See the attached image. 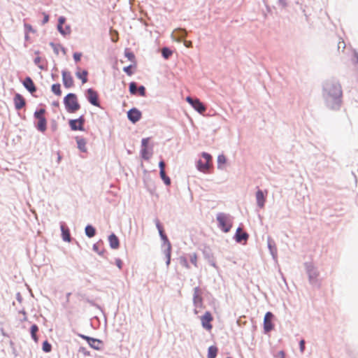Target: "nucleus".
Listing matches in <instances>:
<instances>
[{
  "instance_id": "obj_1",
  "label": "nucleus",
  "mask_w": 358,
  "mask_h": 358,
  "mask_svg": "<svg viewBox=\"0 0 358 358\" xmlns=\"http://www.w3.org/2000/svg\"><path fill=\"white\" fill-rule=\"evenodd\" d=\"M324 90L327 94V99H332L338 104L340 103L342 90L338 83L334 81H328L325 83Z\"/></svg>"
},
{
  "instance_id": "obj_2",
  "label": "nucleus",
  "mask_w": 358,
  "mask_h": 358,
  "mask_svg": "<svg viewBox=\"0 0 358 358\" xmlns=\"http://www.w3.org/2000/svg\"><path fill=\"white\" fill-rule=\"evenodd\" d=\"M64 104L66 111L70 113H74L80 108L78 97L73 93H69L64 98Z\"/></svg>"
},
{
  "instance_id": "obj_3",
  "label": "nucleus",
  "mask_w": 358,
  "mask_h": 358,
  "mask_svg": "<svg viewBox=\"0 0 358 358\" xmlns=\"http://www.w3.org/2000/svg\"><path fill=\"white\" fill-rule=\"evenodd\" d=\"M202 158L197 162V169L201 172L207 173L212 166V157L206 152H203Z\"/></svg>"
},
{
  "instance_id": "obj_4",
  "label": "nucleus",
  "mask_w": 358,
  "mask_h": 358,
  "mask_svg": "<svg viewBox=\"0 0 358 358\" xmlns=\"http://www.w3.org/2000/svg\"><path fill=\"white\" fill-rule=\"evenodd\" d=\"M45 110L41 108L34 113V117L37 119L36 128L41 132L45 131L47 129V120L45 117Z\"/></svg>"
},
{
  "instance_id": "obj_5",
  "label": "nucleus",
  "mask_w": 358,
  "mask_h": 358,
  "mask_svg": "<svg viewBox=\"0 0 358 358\" xmlns=\"http://www.w3.org/2000/svg\"><path fill=\"white\" fill-rule=\"evenodd\" d=\"M156 226L159 230V233L160 234L161 238L163 240H164L166 242H167V248L165 251V254H166V257L167 258L166 265L169 266L171 262V245L170 242L169 241L166 236L164 234L163 227H162L160 222L158 220H157V222H156Z\"/></svg>"
},
{
  "instance_id": "obj_6",
  "label": "nucleus",
  "mask_w": 358,
  "mask_h": 358,
  "mask_svg": "<svg viewBox=\"0 0 358 358\" xmlns=\"http://www.w3.org/2000/svg\"><path fill=\"white\" fill-rule=\"evenodd\" d=\"M217 220L219 223V227L224 232L227 233L231 229L232 223L227 215L224 213H219L217 215Z\"/></svg>"
},
{
  "instance_id": "obj_7",
  "label": "nucleus",
  "mask_w": 358,
  "mask_h": 358,
  "mask_svg": "<svg viewBox=\"0 0 358 358\" xmlns=\"http://www.w3.org/2000/svg\"><path fill=\"white\" fill-rule=\"evenodd\" d=\"M85 122L84 115H80L78 119L69 120V126L73 131H83V125Z\"/></svg>"
},
{
  "instance_id": "obj_8",
  "label": "nucleus",
  "mask_w": 358,
  "mask_h": 358,
  "mask_svg": "<svg viewBox=\"0 0 358 358\" xmlns=\"http://www.w3.org/2000/svg\"><path fill=\"white\" fill-rule=\"evenodd\" d=\"M186 101L199 113H203L206 110L205 106L198 99L187 96Z\"/></svg>"
},
{
  "instance_id": "obj_9",
  "label": "nucleus",
  "mask_w": 358,
  "mask_h": 358,
  "mask_svg": "<svg viewBox=\"0 0 358 358\" xmlns=\"http://www.w3.org/2000/svg\"><path fill=\"white\" fill-rule=\"evenodd\" d=\"M87 98L89 102L93 106L99 107L98 93L93 89H88L87 91Z\"/></svg>"
},
{
  "instance_id": "obj_10",
  "label": "nucleus",
  "mask_w": 358,
  "mask_h": 358,
  "mask_svg": "<svg viewBox=\"0 0 358 358\" xmlns=\"http://www.w3.org/2000/svg\"><path fill=\"white\" fill-rule=\"evenodd\" d=\"M213 317L211 313L208 311L206 312L205 314L201 317V324L204 329L210 331L213 328L211 324V322L213 321Z\"/></svg>"
},
{
  "instance_id": "obj_11",
  "label": "nucleus",
  "mask_w": 358,
  "mask_h": 358,
  "mask_svg": "<svg viewBox=\"0 0 358 358\" xmlns=\"http://www.w3.org/2000/svg\"><path fill=\"white\" fill-rule=\"evenodd\" d=\"M273 315L271 312H267L264 319V329L266 332H269L273 329V324L272 320Z\"/></svg>"
},
{
  "instance_id": "obj_12",
  "label": "nucleus",
  "mask_w": 358,
  "mask_h": 358,
  "mask_svg": "<svg viewBox=\"0 0 358 358\" xmlns=\"http://www.w3.org/2000/svg\"><path fill=\"white\" fill-rule=\"evenodd\" d=\"M194 304L196 308H202L203 306V299L202 292L199 287H195L194 289Z\"/></svg>"
},
{
  "instance_id": "obj_13",
  "label": "nucleus",
  "mask_w": 358,
  "mask_h": 358,
  "mask_svg": "<svg viewBox=\"0 0 358 358\" xmlns=\"http://www.w3.org/2000/svg\"><path fill=\"white\" fill-rule=\"evenodd\" d=\"M127 117L131 122L136 123L141 118L142 113L139 110L134 108L127 112Z\"/></svg>"
},
{
  "instance_id": "obj_14",
  "label": "nucleus",
  "mask_w": 358,
  "mask_h": 358,
  "mask_svg": "<svg viewBox=\"0 0 358 358\" xmlns=\"http://www.w3.org/2000/svg\"><path fill=\"white\" fill-rule=\"evenodd\" d=\"M62 81L66 88H71L74 85V80L71 76L70 72L63 71H62Z\"/></svg>"
},
{
  "instance_id": "obj_15",
  "label": "nucleus",
  "mask_w": 358,
  "mask_h": 358,
  "mask_svg": "<svg viewBox=\"0 0 358 358\" xmlns=\"http://www.w3.org/2000/svg\"><path fill=\"white\" fill-rule=\"evenodd\" d=\"M15 109L20 110L25 106L26 101L20 94H16L13 98Z\"/></svg>"
},
{
  "instance_id": "obj_16",
  "label": "nucleus",
  "mask_w": 358,
  "mask_h": 358,
  "mask_svg": "<svg viewBox=\"0 0 358 358\" xmlns=\"http://www.w3.org/2000/svg\"><path fill=\"white\" fill-rule=\"evenodd\" d=\"M267 190L265 191V194L261 189H258L256 192V199L257 205L259 208H262L264 206L266 201V195L267 194Z\"/></svg>"
},
{
  "instance_id": "obj_17",
  "label": "nucleus",
  "mask_w": 358,
  "mask_h": 358,
  "mask_svg": "<svg viewBox=\"0 0 358 358\" xmlns=\"http://www.w3.org/2000/svg\"><path fill=\"white\" fill-rule=\"evenodd\" d=\"M23 85L31 93H34L36 91V86L30 77H27L24 79L23 81Z\"/></svg>"
},
{
  "instance_id": "obj_18",
  "label": "nucleus",
  "mask_w": 358,
  "mask_h": 358,
  "mask_svg": "<svg viewBox=\"0 0 358 358\" xmlns=\"http://www.w3.org/2000/svg\"><path fill=\"white\" fill-rule=\"evenodd\" d=\"M76 141L78 149L81 152H86L87 150V146H86V144H87L86 140L83 138L77 136L76 138Z\"/></svg>"
},
{
  "instance_id": "obj_19",
  "label": "nucleus",
  "mask_w": 358,
  "mask_h": 358,
  "mask_svg": "<svg viewBox=\"0 0 358 358\" xmlns=\"http://www.w3.org/2000/svg\"><path fill=\"white\" fill-rule=\"evenodd\" d=\"M248 238V234L246 232H243L241 228H238L236 233V240L237 242H241L242 241H247Z\"/></svg>"
},
{
  "instance_id": "obj_20",
  "label": "nucleus",
  "mask_w": 358,
  "mask_h": 358,
  "mask_svg": "<svg viewBox=\"0 0 358 358\" xmlns=\"http://www.w3.org/2000/svg\"><path fill=\"white\" fill-rule=\"evenodd\" d=\"M108 241H109L110 246L113 249H117L119 248V246H120L119 239L114 234H112L111 235L109 236Z\"/></svg>"
},
{
  "instance_id": "obj_21",
  "label": "nucleus",
  "mask_w": 358,
  "mask_h": 358,
  "mask_svg": "<svg viewBox=\"0 0 358 358\" xmlns=\"http://www.w3.org/2000/svg\"><path fill=\"white\" fill-rule=\"evenodd\" d=\"M61 230H62V239L64 241L70 242L71 241V235H70L69 229L67 227H66L64 225L62 224L61 226Z\"/></svg>"
},
{
  "instance_id": "obj_22",
  "label": "nucleus",
  "mask_w": 358,
  "mask_h": 358,
  "mask_svg": "<svg viewBox=\"0 0 358 358\" xmlns=\"http://www.w3.org/2000/svg\"><path fill=\"white\" fill-rule=\"evenodd\" d=\"M83 338L86 339L91 347L94 349H99L100 342L98 340L90 338L87 336H83Z\"/></svg>"
},
{
  "instance_id": "obj_23",
  "label": "nucleus",
  "mask_w": 358,
  "mask_h": 358,
  "mask_svg": "<svg viewBox=\"0 0 358 358\" xmlns=\"http://www.w3.org/2000/svg\"><path fill=\"white\" fill-rule=\"evenodd\" d=\"M77 78L82 80L83 84H85L87 82V75L88 72L86 70H83L82 71H78L76 73Z\"/></svg>"
},
{
  "instance_id": "obj_24",
  "label": "nucleus",
  "mask_w": 358,
  "mask_h": 358,
  "mask_svg": "<svg viewBox=\"0 0 358 358\" xmlns=\"http://www.w3.org/2000/svg\"><path fill=\"white\" fill-rule=\"evenodd\" d=\"M38 331V327L36 324H33L31 327V335L33 340L37 343L38 341V338L36 335V333Z\"/></svg>"
},
{
  "instance_id": "obj_25",
  "label": "nucleus",
  "mask_w": 358,
  "mask_h": 358,
  "mask_svg": "<svg viewBox=\"0 0 358 358\" xmlns=\"http://www.w3.org/2000/svg\"><path fill=\"white\" fill-rule=\"evenodd\" d=\"M217 353V348L215 346H210L208 350V358H215Z\"/></svg>"
},
{
  "instance_id": "obj_26",
  "label": "nucleus",
  "mask_w": 358,
  "mask_h": 358,
  "mask_svg": "<svg viewBox=\"0 0 358 358\" xmlns=\"http://www.w3.org/2000/svg\"><path fill=\"white\" fill-rule=\"evenodd\" d=\"M136 68V64H131L128 66L124 67L123 71L129 76H131L134 73L133 69Z\"/></svg>"
},
{
  "instance_id": "obj_27",
  "label": "nucleus",
  "mask_w": 358,
  "mask_h": 358,
  "mask_svg": "<svg viewBox=\"0 0 358 358\" xmlns=\"http://www.w3.org/2000/svg\"><path fill=\"white\" fill-rule=\"evenodd\" d=\"M95 229L91 225H87L85 227V234L90 238H92L95 235Z\"/></svg>"
},
{
  "instance_id": "obj_28",
  "label": "nucleus",
  "mask_w": 358,
  "mask_h": 358,
  "mask_svg": "<svg viewBox=\"0 0 358 358\" xmlns=\"http://www.w3.org/2000/svg\"><path fill=\"white\" fill-rule=\"evenodd\" d=\"M52 92L57 96H61L62 90L60 84H53L51 87Z\"/></svg>"
},
{
  "instance_id": "obj_29",
  "label": "nucleus",
  "mask_w": 358,
  "mask_h": 358,
  "mask_svg": "<svg viewBox=\"0 0 358 358\" xmlns=\"http://www.w3.org/2000/svg\"><path fill=\"white\" fill-rule=\"evenodd\" d=\"M160 176L166 185H169L171 184V180L168 176H166L165 171H160Z\"/></svg>"
},
{
  "instance_id": "obj_30",
  "label": "nucleus",
  "mask_w": 358,
  "mask_h": 358,
  "mask_svg": "<svg viewBox=\"0 0 358 358\" xmlns=\"http://www.w3.org/2000/svg\"><path fill=\"white\" fill-rule=\"evenodd\" d=\"M124 55L130 62H131L133 64H136L135 56L133 52L126 51L124 52Z\"/></svg>"
},
{
  "instance_id": "obj_31",
  "label": "nucleus",
  "mask_w": 358,
  "mask_h": 358,
  "mask_svg": "<svg viewBox=\"0 0 358 358\" xmlns=\"http://www.w3.org/2000/svg\"><path fill=\"white\" fill-rule=\"evenodd\" d=\"M110 35L112 41L117 42L118 41V32L116 30L110 29Z\"/></svg>"
},
{
  "instance_id": "obj_32",
  "label": "nucleus",
  "mask_w": 358,
  "mask_h": 358,
  "mask_svg": "<svg viewBox=\"0 0 358 358\" xmlns=\"http://www.w3.org/2000/svg\"><path fill=\"white\" fill-rule=\"evenodd\" d=\"M52 350V345L47 341L43 343V350L45 352H50Z\"/></svg>"
},
{
  "instance_id": "obj_33",
  "label": "nucleus",
  "mask_w": 358,
  "mask_h": 358,
  "mask_svg": "<svg viewBox=\"0 0 358 358\" xmlns=\"http://www.w3.org/2000/svg\"><path fill=\"white\" fill-rule=\"evenodd\" d=\"M162 55L163 57L165 58V59H168L171 55H172V51H171L169 48H164L162 49Z\"/></svg>"
},
{
  "instance_id": "obj_34",
  "label": "nucleus",
  "mask_w": 358,
  "mask_h": 358,
  "mask_svg": "<svg viewBox=\"0 0 358 358\" xmlns=\"http://www.w3.org/2000/svg\"><path fill=\"white\" fill-rule=\"evenodd\" d=\"M141 155L145 159H149L151 156V153L148 150V148H142Z\"/></svg>"
},
{
  "instance_id": "obj_35",
  "label": "nucleus",
  "mask_w": 358,
  "mask_h": 358,
  "mask_svg": "<svg viewBox=\"0 0 358 358\" xmlns=\"http://www.w3.org/2000/svg\"><path fill=\"white\" fill-rule=\"evenodd\" d=\"M65 22V18L64 17H60L59 18V24H58V30L62 34H64L65 32L62 30V24L64 23Z\"/></svg>"
},
{
  "instance_id": "obj_36",
  "label": "nucleus",
  "mask_w": 358,
  "mask_h": 358,
  "mask_svg": "<svg viewBox=\"0 0 358 358\" xmlns=\"http://www.w3.org/2000/svg\"><path fill=\"white\" fill-rule=\"evenodd\" d=\"M129 92L131 94H136L137 92V86L136 83L132 82L129 84Z\"/></svg>"
},
{
  "instance_id": "obj_37",
  "label": "nucleus",
  "mask_w": 358,
  "mask_h": 358,
  "mask_svg": "<svg viewBox=\"0 0 358 358\" xmlns=\"http://www.w3.org/2000/svg\"><path fill=\"white\" fill-rule=\"evenodd\" d=\"M227 162V159L225 157L224 155H220L218 156L217 157V163H218V166L220 167V164H224Z\"/></svg>"
},
{
  "instance_id": "obj_38",
  "label": "nucleus",
  "mask_w": 358,
  "mask_h": 358,
  "mask_svg": "<svg viewBox=\"0 0 358 358\" xmlns=\"http://www.w3.org/2000/svg\"><path fill=\"white\" fill-rule=\"evenodd\" d=\"M190 262L194 266H197V255L196 253H193L190 255Z\"/></svg>"
},
{
  "instance_id": "obj_39",
  "label": "nucleus",
  "mask_w": 358,
  "mask_h": 358,
  "mask_svg": "<svg viewBox=\"0 0 358 358\" xmlns=\"http://www.w3.org/2000/svg\"><path fill=\"white\" fill-rule=\"evenodd\" d=\"M137 91L138 92L140 96H145V88L143 86H140L137 89Z\"/></svg>"
},
{
  "instance_id": "obj_40",
  "label": "nucleus",
  "mask_w": 358,
  "mask_h": 358,
  "mask_svg": "<svg viewBox=\"0 0 358 358\" xmlns=\"http://www.w3.org/2000/svg\"><path fill=\"white\" fill-rule=\"evenodd\" d=\"M309 275L310 278H314L317 276V273L313 268H312L309 270Z\"/></svg>"
},
{
  "instance_id": "obj_41",
  "label": "nucleus",
  "mask_w": 358,
  "mask_h": 358,
  "mask_svg": "<svg viewBox=\"0 0 358 358\" xmlns=\"http://www.w3.org/2000/svg\"><path fill=\"white\" fill-rule=\"evenodd\" d=\"M81 57H82V54L80 52H75L73 54V59H75L76 62H79L81 59Z\"/></svg>"
},
{
  "instance_id": "obj_42",
  "label": "nucleus",
  "mask_w": 358,
  "mask_h": 358,
  "mask_svg": "<svg viewBox=\"0 0 358 358\" xmlns=\"http://www.w3.org/2000/svg\"><path fill=\"white\" fill-rule=\"evenodd\" d=\"M345 48V42L343 40L339 41L338 43V50L341 49V48L342 50H344Z\"/></svg>"
},
{
  "instance_id": "obj_43",
  "label": "nucleus",
  "mask_w": 358,
  "mask_h": 358,
  "mask_svg": "<svg viewBox=\"0 0 358 358\" xmlns=\"http://www.w3.org/2000/svg\"><path fill=\"white\" fill-rule=\"evenodd\" d=\"M24 28L27 32H34V29L32 28L31 24H25Z\"/></svg>"
},
{
  "instance_id": "obj_44",
  "label": "nucleus",
  "mask_w": 358,
  "mask_h": 358,
  "mask_svg": "<svg viewBox=\"0 0 358 358\" xmlns=\"http://www.w3.org/2000/svg\"><path fill=\"white\" fill-rule=\"evenodd\" d=\"M148 142H149V138H143L142 142H141L143 148H148Z\"/></svg>"
},
{
  "instance_id": "obj_45",
  "label": "nucleus",
  "mask_w": 358,
  "mask_h": 358,
  "mask_svg": "<svg viewBox=\"0 0 358 358\" xmlns=\"http://www.w3.org/2000/svg\"><path fill=\"white\" fill-rule=\"evenodd\" d=\"M181 264L186 268H189V264L187 263V259L185 257H182L180 259Z\"/></svg>"
},
{
  "instance_id": "obj_46",
  "label": "nucleus",
  "mask_w": 358,
  "mask_h": 358,
  "mask_svg": "<svg viewBox=\"0 0 358 358\" xmlns=\"http://www.w3.org/2000/svg\"><path fill=\"white\" fill-rule=\"evenodd\" d=\"M115 264L117 265V266L121 269L122 267V262L120 259H115Z\"/></svg>"
},
{
  "instance_id": "obj_47",
  "label": "nucleus",
  "mask_w": 358,
  "mask_h": 358,
  "mask_svg": "<svg viewBox=\"0 0 358 358\" xmlns=\"http://www.w3.org/2000/svg\"><path fill=\"white\" fill-rule=\"evenodd\" d=\"M43 24H45L48 22L49 20V15L45 13H43Z\"/></svg>"
},
{
  "instance_id": "obj_48",
  "label": "nucleus",
  "mask_w": 358,
  "mask_h": 358,
  "mask_svg": "<svg viewBox=\"0 0 358 358\" xmlns=\"http://www.w3.org/2000/svg\"><path fill=\"white\" fill-rule=\"evenodd\" d=\"M159 166L160 168V171H164L165 163L163 161H161L159 164Z\"/></svg>"
},
{
  "instance_id": "obj_49",
  "label": "nucleus",
  "mask_w": 358,
  "mask_h": 358,
  "mask_svg": "<svg viewBox=\"0 0 358 358\" xmlns=\"http://www.w3.org/2000/svg\"><path fill=\"white\" fill-rule=\"evenodd\" d=\"M304 348H305V342H304L303 340H301L300 341V350H301V351L303 352Z\"/></svg>"
},
{
  "instance_id": "obj_50",
  "label": "nucleus",
  "mask_w": 358,
  "mask_h": 358,
  "mask_svg": "<svg viewBox=\"0 0 358 358\" xmlns=\"http://www.w3.org/2000/svg\"><path fill=\"white\" fill-rule=\"evenodd\" d=\"M279 2L283 7H285L287 6L285 0H279Z\"/></svg>"
},
{
  "instance_id": "obj_51",
  "label": "nucleus",
  "mask_w": 358,
  "mask_h": 358,
  "mask_svg": "<svg viewBox=\"0 0 358 358\" xmlns=\"http://www.w3.org/2000/svg\"><path fill=\"white\" fill-rule=\"evenodd\" d=\"M181 32V37H185L186 36V32L185 30H179Z\"/></svg>"
},
{
  "instance_id": "obj_52",
  "label": "nucleus",
  "mask_w": 358,
  "mask_h": 358,
  "mask_svg": "<svg viewBox=\"0 0 358 358\" xmlns=\"http://www.w3.org/2000/svg\"><path fill=\"white\" fill-rule=\"evenodd\" d=\"M185 45L187 47V48H189L192 46V42L191 41H186L185 42Z\"/></svg>"
},
{
  "instance_id": "obj_53",
  "label": "nucleus",
  "mask_w": 358,
  "mask_h": 358,
  "mask_svg": "<svg viewBox=\"0 0 358 358\" xmlns=\"http://www.w3.org/2000/svg\"><path fill=\"white\" fill-rule=\"evenodd\" d=\"M279 355H280V358H284V357H285V353H284V352L280 351V352H279Z\"/></svg>"
},
{
  "instance_id": "obj_54",
  "label": "nucleus",
  "mask_w": 358,
  "mask_h": 358,
  "mask_svg": "<svg viewBox=\"0 0 358 358\" xmlns=\"http://www.w3.org/2000/svg\"><path fill=\"white\" fill-rule=\"evenodd\" d=\"M93 248H94V250H97V247H96V245H94Z\"/></svg>"
},
{
  "instance_id": "obj_55",
  "label": "nucleus",
  "mask_w": 358,
  "mask_h": 358,
  "mask_svg": "<svg viewBox=\"0 0 358 358\" xmlns=\"http://www.w3.org/2000/svg\"><path fill=\"white\" fill-rule=\"evenodd\" d=\"M227 358H231V357H227Z\"/></svg>"
}]
</instances>
